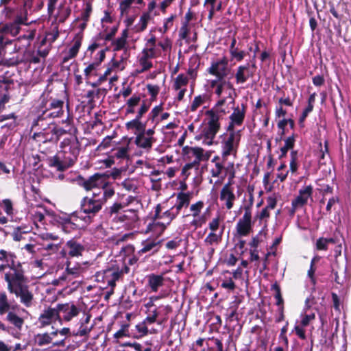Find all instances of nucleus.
Listing matches in <instances>:
<instances>
[{"mask_svg": "<svg viewBox=\"0 0 351 351\" xmlns=\"http://www.w3.org/2000/svg\"><path fill=\"white\" fill-rule=\"evenodd\" d=\"M24 264L15 252L0 250V273L4 274L3 279L6 283L25 274Z\"/></svg>", "mask_w": 351, "mask_h": 351, "instance_id": "nucleus-1", "label": "nucleus"}, {"mask_svg": "<svg viewBox=\"0 0 351 351\" xmlns=\"http://www.w3.org/2000/svg\"><path fill=\"white\" fill-rule=\"evenodd\" d=\"M15 50L16 47L13 46L12 41L0 34V60L5 64L15 66L22 62L38 64L40 61V56L38 54L36 55L29 51H25L21 57L19 55L12 57L8 56V51H10V54H11Z\"/></svg>", "mask_w": 351, "mask_h": 351, "instance_id": "nucleus-2", "label": "nucleus"}, {"mask_svg": "<svg viewBox=\"0 0 351 351\" xmlns=\"http://www.w3.org/2000/svg\"><path fill=\"white\" fill-rule=\"evenodd\" d=\"M4 11L5 12V18L10 20V21L6 22L2 26L3 32L0 34H2L5 37L8 38L4 34H9L12 36H16L20 32L21 25H29L26 1L24 2L23 6L16 13L10 7H5Z\"/></svg>", "mask_w": 351, "mask_h": 351, "instance_id": "nucleus-3", "label": "nucleus"}, {"mask_svg": "<svg viewBox=\"0 0 351 351\" xmlns=\"http://www.w3.org/2000/svg\"><path fill=\"white\" fill-rule=\"evenodd\" d=\"M28 278L25 274L7 283V289L10 293L19 298L20 302L25 307L32 306L34 300V294L29 291Z\"/></svg>", "mask_w": 351, "mask_h": 351, "instance_id": "nucleus-4", "label": "nucleus"}, {"mask_svg": "<svg viewBox=\"0 0 351 351\" xmlns=\"http://www.w3.org/2000/svg\"><path fill=\"white\" fill-rule=\"evenodd\" d=\"M51 91H45L39 98L38 110L47 112L51 117H60L64 112V100L53 97Z\"/></svg>", "mask_w": 351, "mask_h": 351, "instance_id": "nucleus-5", "label": "nucleus"}, {"mask_svg": "<svg viewBox=\"0 0 351 351\" xmlns=\"http://www.w3.org/2000/svg\"><path fill=\"white\" fill-rule=\"evenodd\" d=\"M176 217V213H175L173 208H171L162 212V206L160 204H158L154 208V214L152 217L153 223H149L147 228L149 230H153L154 227L158 226L160 232H164Z\"/></svg>", "mask_w": 351, "mask_h": 351, "instance_id": "nucleus-6", "label": "nucleus"}, {"mask_svg": "<svg viewBox=\"0 0 351 351\" xmlns=\"http://www.w3.org/2000/svg\"><path fill=\"white\" fill-rule=\"evenodd\" d=\"M60 150L58 152L73 166L77 160L81 144L77 137L70 136L65 138L60 144Z\"/></svg>", "mask_w": 351, "mask_h": 351, "instance_id": "nucleus-7", "label": "nucleus"}, {"mask_svg": "<svg viewBox=\"0 0 351 351\" xmlns=\"http://www.w3.org/2000/svg\"><path fill=\"white\" fill-rule=\"evenodd\" d=\"M98 194L93 193L91 197H84L80 202V209L86 215V222H93L94 217L102 209L104 204L97 198Z\"/></svg>", "mask_w": 351, "mask_h": 351, "instance_id": "nucleus-8", "label": "nucleus"}, {"mask_svg": "<svg viewBox=\"0 0 351 351\" xmlns=\"http://www.w3.org/2000/svg\"><path fill=\"white\" fill-rule=\"evenodd\" d=\"M205 114L208 117V121L206 126L202 130V136L205 140L208 141L207 145H212L217 134L221 129L220 114H217L213 110H207Z\"/></svg>", "mask_w": 351, "mask_h": 351, "instance_id": "nucleus-9", "label": "nucleus"}, {"mask_svg": "<svg viewBox=\"0 0 351 351\" xmlns=\"http://www.w3.org/2000/svg\"><path fill=\"white\" fill-rule=\"evenodd\" d=\"M56 308L58 313V322L61 324L63 322H69L71 321L81 311V308L72 302L58 303Z\"/></svg>", "mask_w": 351, "mask_h": 351, "instance_id": "nucleus-10", "label": "nucleus"}, {"mask_svg": "<svg viewBox=\"0 0 351 351\" xmlns=\"http://www.w3.org/2000/svg\"><path fill=\"white\" fill-rule=\"evenodd\" d=\"M104 179H108V176L97 172L87 178L82 175H78L74 181L79 186L82 187L86 191H89L94 189H99Z\"/></svg>", "mask_w": 351, "mask_h": 351, "instance_id": "nucleus-11", "label": "nucleus"}, {"mask_svg": "<svg viewBox=\"0 0 351 351\" xmlns=\"http://www.w3.org/2000/svg\"><path fill=\"white\" fill-rule=\"evenodd\" d=\"M73 214L69 215H52V220L54 224L60 228L64 232H71L80 228L79 224L76 223L77 219H73Z\"/></svg>", "mask_w": 351, "mask_h": 351, "instance_id": "nucleus-12", "label": "nucleus"}, {"mask_svg": "<svg viewBox=\"0 0 351 351\" xmlns=\"http://www.w3.org/2000/svg\"><path fill=\"white\" fill-rule=\"evenodd\" d=\"M252 199L250 205L245 206V213L242 218H241L237 223V231L239 236H247L252 230Z\"/></svg>", "mask_w": 351, "mask_h": 351, "instance_id": "nucleus-13", "label": "nucleus"}, {"mask_svg": "<svg viewBox=\"0 0 351 351\" xmlns=\"http://www.w3.org/2000/svg\"><path fill=\"white\" fill-rule=\"evenodd\" d=\"M95 278L98 282H106L107 285L113 289L116 287V282L123 277L119 267H112L104 270L103 272H97Z\"/></svg>", "mask_w": 351, "mask_h": 351, "instance_id": "nucleus-14", "label": "nucleus"}, {"mask_svg": "<svg viewBox=\"0 0 351 351\" xmlns=\"http://www.w3.org/2000/svg\"><path fill=\"white\" fill-rule=\"evenodd\" d=\"M240 138V131H238L237 135L233 133L229 134L228 137L222 141V158L223 160H226L230 154L237 153Z\"/></svg>", "mask_w": 351, "mask_h": 351, "instance_id": "nucleus-15", "label": "nucleus"}, {"mask_svg": "<svg viewBox=\"0 0 351 351\" xmlns=\"http://www.w3.org/2000/svg\"><path fill=\"white\" fill-rule=\"evenodd\" d=\"M255 61H252V64L246 63L237 67L235 73V80L237 84H244L247 80L254 75L256 70Z\"/></svg>", "mask_w": 351, "mask_h": 351, "instance_id": "nucleus-16", "label": "nucleus"}, {"mask_svg": "<svg viewBox=\"0 0 351 351\" xmlns=\"http://www.w3.org/2000/svg\"><path fill=\"white\" fill-rule=\"evenodd\" d=\"M38 109V106L37 107ZM50 114H47L45 111L38 110V114L32 121L31 130L36 132L42 131L53 125L51 120L53 119Z\"/></svg>", "mask_w": 351, "mask_h": 351, "instance_id": "nucleus-17", "label": "nucleus"}, {"mask_svg": "<svg viewBox=\"0 0 351 351\" xmlns=\"http://www.w3.org/2000/svg\"><path fill=\"white\" fill-rule=\"evenodd\" d=\"M227 69L228 60L223 57L220 60L212 62L210 66L207 69V72L210 75L217 77L218 80H221L227 76Z\"/></svg>", "mask_w": 351, "mask_h": 351, "instance_id": "nucleus-18", "label": "nucleus"}, {"mask_svg": "<svg viewBox=\"0 0 351 351\" xmlns=\"http://www.w3.org/2000/svg\"><path fill=\"white\" fill-rule=\"evenodd\" d=\"M66 339L60 341H53L47 332L38 333L34 335L32 339L33 345L38 347H43L52 344L53 347H64L66 345Z\"/></svg>", "mask_w": 351, "mask_h": 351, "instance_id": "nucleus-19", "label": "nucleus"}, {"mask_svg": "<svg viewBox=\"0 0 351 351\" xmlns=\"http://www.w3.org/2000/svg\"><path fill=\"white\" fill-rule=\"evenodd\" d=\"M32 138L39 143H51L57 144L58 142L53 125L42 131L35 132Z\"/></svg>", "mask_w": 351, "mask_h": 351, "instance_id": "nucleus-20", "label": "nucleus"}, {"mask_svg": "<svg viewBox=\"0 0 351 351\" xmlns=\"http://www.w3.org/2000/svg\"><path fill=\"white\" fill-rule=\"evenodd\" d=\"M61 154L58 152L56 155L48 157L46 162L49 167L54 168L57 171L63 172L73 165L65 159V156Z\"/></svg>", "mask_w": 351, "mask_h": 351, "instance_id": "nucleus-21", "label": "nucleus"}, {"mask_svg": "<svg viewBox=\"0 0 351 351\" xmlns=\"http://www.w3.org/2000/svg\"><path fill=\"white\" fill-rule=\"evenodd\" d=\"M56 321H58V313L56 307H48L43 311L38 317V322L41 327L49 326Z\"/></svg>", "mask_w": 351, "mask_h": 351, "instance_id": "nucleus-22", "label": "nucleus"}, {"mask_svg": "<svg viewBox=\"0 0 351 351\" xmlns=\"http://www.w3.org/2000/svg\"><path fill=\"white\" fill-rule=\"evenodd\" d=\"M191 193L179 192L176 195V202L171 207L178 216L183 208H187L190 205Z\"/></svg>", "mask_w": 351, "mask_h": 351, "instance_id": "nucleus-23", "label": "nucleus"}, {"mask_svg": "<svg viewBox=\"0 0 351 351\" xmlns=\"http://www.w3.org/2000/svg\"><path fill=\"white\" fill-rule=\"evenodd\" d=\"M142 245L143 247L138 250V254L149 253V255H153L158 252L161 246V241L147 239L142 242Z\"/></svg>", "mask_w": 351, "mask_h": 351, "instance_id": "nucleus-24", "label": "nucleus"}, {"mask_svg": "<svg viewBox=\"0 0 351 351\" xmlns=\"http://www.w3.org/2000/svg\"><path fill=\"white\" fill-rule=\"evenodd\" d=\"M84 269L79 265H75L71 266V263L69 261L66 262V274H63L62 276L59 277V280H71L73 278L79 277L83 272Z\"/></svg>", "mask_w": 351, "mask_h": 351, "instance_id": "nucleus-25", "label": "nucleus"}, {"mask_svg": "<svg viewBox=\"0 0 351 351\" xmlns=\"http://www.w3.org/2000/svg\"><path fill=\"white\" fill-rule=\"evenodd\" d=\"M313 193V186L311 185L306 186L299 190L298 195L293 201L295 204L303 207L307 204L308 198L312 197Z\"/></svg>", "mask_w": 351, "mask_h": 351, "instance_id": "nucleus-26", "label": "nucleus"}, {"mask_svg": "<svg viewBox=\"0 0 351 351\" xmlns=\"http://www.w3.org/2000/svg\"><path fill=\"white\" fill-rule=\"evenodd\" d=\"M83 39V34H77L75 35L73 41V45L69 49L67 55L64 56L62 62H66L70 59L74 58L77 55L80 48L82 45Z\"/></svg>", "mask_w": 351, "mask_h": 351, "instance_id": "nucleus-27", "label": "nucleus"}, {"mask_svg": "<svg viewBox=\"0 0 351 351\" xmlns=\"http://www.w3.org/2000/svg\"><path fill=\"white\" fill-rule=\"evenodd\" d=\"M241 108L239 106L233 108V112L230 116V120L236 123V125L240 126L243 124L247 109L246 104H241Z\"/></svg>", "mask_w": 351, "mask_h": 351, "instance_id": "nucleus-28", "label": "nucleus"}, {"mask_svg": "<svg viewBox=\"0 0 351 351\" xmlns=\"http://www.w3.org/2000/svg\"><path fill=\"white\" fill-rule=\"evenodd\" d=\"M19 307L18 304H12L8 297L5 291L0 292V315L7 314L12 310H15Z\"/></svg>", "mask_w": 351, "mask_h": 351, "instance_id": "nucleus-29", "label": "nucleus"}, {"mask_svg": "<svg viewBox=\"0 0 351 351\" xmlns=\"http://www.w3.org/2000/svg\"><path fill=\"white\" fill-rule=\"evenodd\" d=\"M147 287L152 292H157L158 289L164 285L165 278L162 275L151 274L147 276Z\"/></svg>", "mask_w": 351, "mask_h": 351, "instance_id": "nucleus-30", "label": "nucleus"}, {"mask_svg": "<svg viewBox=\"0 0 351 351\" xmlns=\"http://www.w3.org/2000/svg\"><path fill=\"white\" fill-rule=\"evenodd\" d=\"M108 179H104L100 188L103 190V195L99 199L105 204L108 199L112 198L114 193V188L113 184L107 180Z\"/></svg>", "mask_w": 351, "mask_h": 351, "instance_id": "nucleus-31", "label": "nucleus"}, {"mask_svg": "<svg viewBox=\"0 0 351 351\" xmlns=\"http://www.w3.org/2000/svg\"><path fill=\"white\" fill-rule=\"evenodd\" d=\"M138 220V210L128 209L119 216V221L126 224H132Z\"/></svg>", "mask_w": 351, "mask_h": 351, "instance_id": "nucleus-32", "label": "nucleus"}, {"mask_svg": "<svg viewBox=\"0 0 351 351\" xmlns=\"http://www.w3.org/2000/svg\"><path fill=\"white\" fill-rule=\"evenodd\" d=\"M145 134H137L134 143L138 147L150 150L156 140L154 137H145Z\"/></svg>", "mask_w": 351, "mask_h": 351, "instance_id": "nucleus-33", "label": "nucleus"}, {"mask_svg": "<svg viewBox=\"0 0 351 351\" xmlns=\"http://www.w3.org/2000/svg\"><path fill=\"white\" fill-rule=\"evenodd\" d=\"M66 245L69 250L68 254L72 257L81 256L84 250V245L73 239L68 241Z\"/></svg>", "mask_w": 351, "mask_h": 351, "instance_id": "nucleus-34", "label": "nucleus"}, {"mask_svg": "<svg viewBox=\"0 0 351 351\" xmlns=\"http://www.w3.org/2000/svg\"><path fill=\"white\" fill-rule=\"evenodd\" d=\"M220 200L226 202V207L230 210L233 207L236 196L232 189H221L220 192Z\"/></svg>", "mask_w": 351, "mask_h": 351, "instance_id": "nucleus-35", "label": "nucleus"}, {"mask_svg": "<svg viewBox=\"0 0 351 351\" xmlns=\"http://www.w3.org/2000/svg\"><path fill=\"white\" fill-rule=\"evenodd\" d=\"M145 94H134L126 101V114L135 113V107L137 106L143 97H145Z\"/></svg>", "mask_w": 351, "mask_h": 351, "instance_id": "nucleus-36", "label": "nucleus"}, {"mask_svg": "<svg viewBox=\"0 0 351 351\" xmlns=\"http://www.w3.org/2000/svg\"><path fill=\"white\" fill-rule=\"evenodd\" d=\"M107 93L106 88H97V90H90L85 95V97L88 99L87 102L89 105H93L95 103V99H97L101 97L104 98Z\"/></svg>", "mask_w": 351, "mask_h": 351, "instance_id": "nucleus-37", "label": "nucleus"}, {"mask_svg": "<svg viewBox=\"0 0 351 351\" xmlns=\"http://www.w3.org/2000/svg\"><path fill=\"white\" fill-rule=\"evenodd\" d=\"M14 311L12 310L7 313L5 320L12 324L16 329L21 330L24 324V319L19 317Z\"/></svg>", "mask_w": 351, "mask_h": 351, "instance_id": "nucleus-38", "label": "nucleus"}, {"mask_svg": "<svg viewBox=\"0 0 351 351\" xmlns=\"http://www.w3.org/2000/svg\"><path fill=\"white\" fill-rule=\"evenodd\" d=\"M132 138H128L125 136L123 138V141L125 143L126 146L118 147L114 153V156L118 159H125L129 157V145L132 141Z\"/></svg>", "mask_w": 351, "mask_h": 351, "instance_id": "nucleus-39", "label": "nucleus"}, {"mask_svg": "<svg viewBox=\"0 0 351 351\" xmlns=\"http://www.w3.org/2000/svg\"><path fill=\"white\" fill-rule=\"evenodd\" d=\"M210 5L209 12L208 15V19L212 21L215 12H219L222 10V1H219L217 3V0H205L204 5Z\"/></svg>", "mask_w": 351, "mask_h": 351, "instance_id": "nucleus-40", "label": "nucleus"}, {"mask_svg": "<svg viewBox=\"0 0 351 351\" xmlns=\"http://www.w3.org/2000/svg\"><path fill=\"white\" fill-rule=\"evenodd\" d=\"M125 128L128 130L134 129L136 135L137 134H145L146 123L131 120L125 123Z\"/></svg>", "mask_w": 351, "mask_h": 351, "instance_id": "nucleus-41", "label": "nucleus"}, {"mask_svg": "<svg viewBox=\"0 0 351 351\" xmlns=\"http://www.w3.org/2000/svg\"><path fill=\"white\" fill-rule=\"evenodd\" d=\"M71 14V8L69 6L64 7V5L61 4L58 8V19L59 23H64L70 16Z\"/></svg>", "mask_w": 351, "mask_h": 351, "instance_id": "nucleus-42", "label": "nucleus"}, {"mask_svg": "<svg viewBox=\"0 0 351 351\" xmlns=\"http://www.w3.org/2000/svg\"><path fill=\"white\" fill-rule=\"evenodd\" d=\"M9 72L7 71L4 75L0 76V88L8 91L12 86L14 85V80L8 75Z\"/></svg>", "mask_w": 351, "mask_h": 351, "instance_id": "nucleus-43", "label": "nucleus"}, {"mask_svg": "<svg viewBox=\"0 0 351 351\" xmlns=\"http://www.w3.org/2000/svg\"><path fill=\"white\" fill-rule=\"evenodd\" d=\"M125 250L128 253H132V256L128 258V264L130 265H135L138 263L140 257L143 254H138V251L135 252V248L132 245H128L125 247Z\"/></svg>", "mask_w": 351, "mask_h": 351, "instance_id": "nucleus-44", "label": "nucleus"}, {"mask_svg": "<svg viewBox=\"0 0 351 351\" xmlns=\"http://www.w3.org/2000/svg\"><path fill=\"white\" fill-rule=\"evenodd\" d=\"M208 96L206 94L202 95H199L194 97V99L191 105L190 110L191 112H195L197 109L203 104L207 99Z\"/></svg>", "mask_w": 351, "mask_h": 351, "instance_id": "nucleus-45", "label": "nucleus"}, {"mask_svg": "<svg viewBox=\"0 0 351 351\" xmlns=\"http://www.w3.org/2000/svg\"><path fill=\"white\" fill-rule=\"evenodd\" d=\"M191 154L195 156V159L191 163L198 167L203 158L204 149L202 147H191Z\"/></svg>", "mask_w": 351, "mask_h": 351, "instance_id": "nucleus-46", "label": "nucleus"}, {"mask_svg": "<svg viewBox=\"0 0 351 351\" xmlns=\"http://www.w3.org/2000/svg\"><path fill=\"white\" fill-rule=\"evenodd\" d=\"M271 289L275 291L274 298L276 300V304L277 306L284 305V300L281 293V289L277 282L271 285Z\"/></svg>", "mask_w": 351, "mask_h": 351, "instance_id": "nucleus-47", "label": "nucleus"}, {"mask_svg": "<svg viewBox=\"0 0 351 351\" xmlns=\"http://www.w3.org/2000/svg\"><path fill=\"white\" fill-rule=\"evenodd\" d=\"M80 326L77 331H73L72 333V336L75 337H85L88 336L90 331L92 330L93 326L88 327L86 325H84L82 324H80Z\"/></svg>", "mask_w": 351, "mask_h": 351, "instance_id": "nucleus-48", "label": "nucleus"}, {"mask_svg": "<svg viewBox=\"0 0 351 351\" xmlns=\"http://www.w3.org/2000/svg\"><path fill=\"white\" fill-rule=\"evenodd\" d=\"M204 206V203L203 201L201 200L195 202V204H192L190 206V210L191 212V215L195 218L198 217Z\"/></svg>", "mask_w": 351, "mask_h": 351, "instance_id": "nucleus-49", "label": "nucleus"}, {"mask_svg": "<svg viewBox=\"0 0 351 351\" xmlns=\"http://www.w3.org/2000/svg\"><path fill=\"white\" fill-rule=\"evenodd\" d=\"M92 11H93L92 3L90 2H86V8L82 11L80 18H77L76 19V21L81 19L84 22H88L89 19H90V14L92 13Z\"/></svg>", "mask_w": 351, "mask_h": 351, "instance_id": "nucleus-50", "label": "nucleus"}, {"mask_svg": "<svg viewBox=\"0 0 351 351\" xmlns=\"http://www.w3.org/2000/svg\"><path fill=\"white\" fill-rule=\"evenodd\" d=\"M290 156H291V160H290L289 167H290V171L293 173H295L298 169V151L291 150Z\"/></svg>", "mask_w": 351, "mask_h": 351, "instance_id": "nucleus-51", "label": "nucleus"}, {"mask_svg": "<svg viewBox=\"0 0 351 351\" xmlns=\"http://www.w3.org/2000/svg\"><path fill=\"white\" fill-rule=\"evenodd\" d=\"M265 231H267V221H265V225H264V227L263 228L262 230H261L256 236L252 237V241L250 243V245L251 246L252 249L257 250V247L261 241L259 239L258 236L261 235L263 233L265 236L267 234Z\"/></svg>", "mask_w": 351, "mask_h": 351, "instance_id": "nucleus-52", "label": "nucleus"}, {"mask_svg": "<svg viewBox=\"0 0 351 351\" xmlns=\"http://www.w3.org/2000/svg\"><path fill=\"white\" fill-rule=\"evenodd\" d=\"M188 78L184 74H179L176 78L174 82V89L178 90L181 88L182 86H186L188 84Z\"/></svg>", "mask_w": 351, "mask_h": 351, "instance_id": "nucleus-53", "label": "nucleus"}, {"mask_svg": "<svg viewBox=\"0 0 351 351\" xmlns=\"http://www.w3.org/2000/svg\"><path fill=\"white\" fill-rule=\"evenodd\" d=\"M226 102V98L223 97L220 99L210 110H213L214 112L217 114H226V112L225 109L221 108L223 105H225Z\"/></svg>", "mask_w": 351, "mask_h": 351, "instance_id": "nucleus-54", "label": "nucleus"}, {"mask_svg": "<svg viewBox=\"0 0 351 351\" xmlns=\"http://www.w3.org/2000/svg\"><path fill=\"white\" fill-rule=\"evenodd\" d=\"M235 169L234 167L233 162H229L228 165L226 167L225 173L223 176H221V180H223L226 176H228V180H234L235 178Z\"/></svg>", "mask_w": 351, "mask_h": 351, "instance_id": "nucleus-55", "label": "nucleus"}, {"mask_svg": "<svg viewBox=\"0 0 351 351\" xmlns=\"http://www.w3.org/2000/svg\"><path fill=\"white\" fill-rule=\"evenodd\" d=\"M226 167L223 165L221 161H218L215 165V167L210 170L211 176L214 178L220 177L223 171H225Z\"/></svg>", "mask_w": 351, "mask_h": 351, "instance_id": "nucleus-56", "label": "nucleus"}, {"mask_svg": "<svg viewBox=\"0 0 351 351\" xmlns=\"http://www.w3.org/2000/svg\"><path fill=\"white\" fill-rule=\"evenodd\" d=\"M147 324L143 320L136 325V328L139 333V337H145L149 334V329L147 328Z\"/></svg>", "mask_w": 351, "mask_h": 351, "instance_id": "nucleus-57", "label": "nucleus"}, {"mask_svg": "<svg viewBox=\"0 0 351 351\" xmlns=\"http://www.w3.org/2000/svg\"><path fill=\"white\" fill-rule=\"evenodd\" d=\"M147 57L148 56L145 54V56H141L139 59V63L142 66L141 73L146 71L153 66L152 62L148 60Z\"/></svg>", "mask_w": 351, "mask_h": 351, "instance_id": "nucleus-58", "label": "nucleus"}, {"mask_svg": "<svg viewBox=\"0 0 351 351\" xmlns=\"http://www.w3.org/2000/svg\"><path fill=\"white\" fill-rule=\"evenodd\" d=\"M221 240V234L217 235L214 232H210L204 240V242L212 245L213 243H219Z\"/></svg>", "mask_w": 351, "mask_h": 351, "instance_id": "nucleus-59", "label": "nucleus"}, {"mask_svg": "<svg viewBox=\"0 0 351 351\" xmlns=\"http://www.w3.org/2000/svg\"><path fill=\"white\" fill-rule=\"evenodd\" d=\"M163 110L162 104L156 106L153 108L152 111L149 113L147 121H154L155 119Z\"/></svg>", "mask_w": 351, "mask_h": 351, "instance_id": "nucleus-60", "label": "nucleus"}, {"mask_svg": "<svg viewBox=\"0 0 351 351\" xmlns=\"http://www.w3.org/2000/svg\"><path fill=\"white\" fill-rule=\"evenodd\" d=\"M176 14H171L169 17L166 19V20L164 23L163 27L160 28L159 29V31L162 34H165V32H167L168 31V29L172 27L173 21L176 19Z\"/></svg>", "mask_w": 351, "mask_h": 351, "instance_id": "nucleus-61", "label": "nucleus"}, {"mask_svg": "<svg viewBox=\"0 0 351 351\" xmlns=\"http://www.w3.org/2000/svg\"><path fill=\"white\" fill-rule=\"evenodd\" d=\"M123 205L121 203L115 202L111 206L106 208V211L110 215L119 213L120 210L123 208Z\"/></svg>", "mask_w": 351, "mask_h": 351, "instance_id": "nucleus-62", "label": "nucleus"}, {"mask_svg": "<svg viewBox=\"0 0 351 351\" xmlns=\"http://www.w3.org/2000/svg\"><path fill=\"white\" fill-rule=\"evenodd\" d=\"M159 313L156 308L152 311L144 319V321L148 324H152L154 323H156L157 318L158 317Z\"/></svg>", "mask_w": 351, "mask_h": 351, "instance_id": "nucleus-63", "label": "nucleus"}, {"mask_svg": "<svg viewBox=\"0 0 351 351\" xmlns=\"http://www.w3.org/2000/svg\"><path fill=\"white\" fill-rule=\"evenodd\" d=\"M304 327V326H302L301 324L300 325H295L291 332H294L300 339L305 340L306 339V335Z\"/></svg>", "mask_w": 351, "mask_h": 351, "instance_id": "nucleus-64", "label": "nucleus"}]
</instances>
